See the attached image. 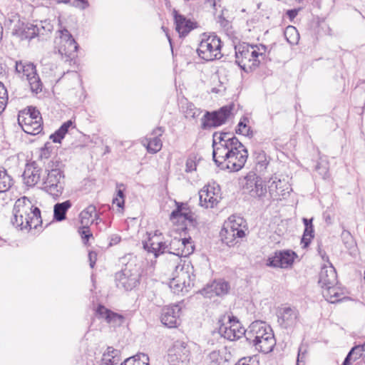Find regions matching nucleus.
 Segmentation results:
<instances>
[{"label":"nucleus","mask_w":365,"mask_h":365,"mask_svg":"<svg viewBox=\"0 0 365 365\" xmlns=\"http://www.w3.org/2000/svg\"><path fill=\"white\" fill-rule=\"evenodd\" d=\"M212 148V158L215 164L230 172L241 170L248 158L245 146L230 133H214Z\"/></svg>","instance_id":"f257e3e1"},{"label":"nucleus","mask_w":365,"mask_h":365,"mask_svg":"<svg viewBox=\"0 0 365 365\" xmlns=\"http://www.w3.org/2000/svg\"><path fill=\"white\" fill-rule=\"evenodd\" d=\"M13 215L12 224L21 230L36 229L42 222L40 210L25 196L15 202Z\"/></svg>","instance_id":"f03ea898"},{"label":"nucleus","mask_w":365,"mask_h":365,"mask_svg":"<svg viewBox=\"0 0 365 365\" xmlns=\"http://www.w3.org/2000/svg\"><path fill=\"white\" fill-rule=\"evenodd\" d=\"M246 339L257 351L264 354L272 351L276 344L271 327L261 321H255L249 326Z\"/></svg>","instance_id":"7ed1b4c3"},{"label":"nucleus","mask_w":365,"mask_h":365,"mask_svg":"<svg viewBox=\"0 0 365 365\" xmlns=\"http://www.w3.org/2000/svg\"><path fill=\"white\" fill-rule=\"evenodd\" d=\"M121 264L124 267L115 274L116 286L125 290H131L137 286L140 277V265L137 258L128 255L121 258Z\"/></svg>","instance_id":"20e7f679"},{"label":"nucleus","mask_w":365,"mask_h":365,"mask_svg":"<svg viewBox=\"0 0 365 365\" xmlns=\"http://www.w3.org/2000/svg\"><path fill=\"white\" fill-rule=\"evenodd\" d=\"M235 51L236 63L245 72H250L259 66V57L265 53L266 47L242 43L236 45Z\"/></svg>","instance_id":"39448f33"},{"label":"nucleus","mask_w":365,"mask_h":365,"mask_svg":"<svg viewBox=\"0 0 365 365\" xmlns=\"http://www.w3.org/2000/svg\"><path fill=\"white\" fill-rule=\"evenodd\" d=\"M246 230L245 220L240 216L232 215L225 222L220 231L221 240L228 247H233L245 237Z\"/></svg>","instance_id":"423d86ee"},{"label":"nucleus","mask_w":365,"mask_h":365,"mask_svg":"<svg viewBox=\"0 0 365 365\" xmlns=\"http://www.w3.org/2000/svg\"><path fill=\"white\" fill-rule=\"evenodd\" d=\"M55 51L65 63L71 64L75 61L77 56L78 45L70 32L66 29L58 31V36L56 37Z\"/></svg>","instance_id":"0eeeda50"},{"label":"nucleus","mask_w":365,"mask_h":365,"mask_svg":"<svg viewBox=\"0 0 365 365\" xmlns=\"http://www.w3.org/2000/svg\"><path fill=\"white\" fill-rule=\"evenodd\" d=\"M18 123L22 130L29 135H37L43 130L40 112L33 107L19 111Z\"/></svg>","instance_id":"6e6552de"},{"label":"nucleus","mask_w":365,"mask_h":365,"mask_svg":"<svg viewBox=\"0 0 365 365\" xmlns=\"http://www.w3.org/2000/svg\"><path fill=\"white\" fill-rule=\"evenodd\" d=\"M221 41L215 35L202 39L198 45L197 53L199 57L206 61L219 59L222 57Z\"/></svg>","instance_id":"1a4fd4ad"},{"label":"nucleus","mask_w":365,"mask_h":365,"mask_svg":"<svg viewBox=\"0 0 365 365\" xmlns=\"http://www.w3.org/2000/svg\"><path fill=\"white\" fill-rule=\"evenodd\" d=\"M192 285V279L190 274V266L188 264L181 265L180 264L176 265L173 277L169 284L172 291L175 294L183 291L187 292L188 288Z\"/></svg>","instance_id":"9d476101"},{"label":"nucleus","mask_w":365,"mask_h":365,"mask_svg":"<svg viewBox=\"0 0 365 365\" xmlns=\"http://www.w3.org/2000/svg\"><path fill=\"white\" fill-rule=\"evenodd\" d=\"M63 173L59 168L48 170L43 178L42 189L54 197L60 196L63 190Z\"/></svg>","instance_id":"9b49d317"},{"label":"nucleus","mask_w":365,"mask_h":365,"mask_svg":"<svg viewBox=\"0 0 365 365\" xmlns=\"http://www.w3.org/2000/svg\"><path fill=\"white\" fill-rule=\"evenodd\" d=\"M16 72L21 78H26L28 81L31 90L38 93L42 90V83L40 78L36 73V66L34 63L28 61L16 62Z\"/></svg>","instance_id":"f8f14e48"},{"label":"nucleus","mask_w":365,"mask_h":365,"mask_svg":"<svg viewBox=\"0 0 365 365\" xmlns=\"http://www.w3.org/2000/svg\"><path fill=\"white\" fill-rule=\"evenodd\" d=\"M190 360V351L184 341H175L168 350L167 361L170 365H188Z\"/></svg>","instance_id":"ddd939ff"},{"label":"nucleus","mask_w":365,"mask_h":365,"mask_svg":"<svg viewBox=\"0 0 365 365\" xmlns=\"http://www.w3.org/2000/svg\"><path fill=\"white\" fill-rule=\"evenodd\" d=\"M219 333L224 338L230 341H235L242 336L246 337L247 330L236 317H229L228 321L219 327Z\"/></svg>","instance_id":"4468645a"},{"label":"nucleus","mask_w":365,"mask_h":365,"mask_svg":"<svg viewBox=\"0 0 365 365\" xmlns=\"http://www.w3.org/2000/svg\"><path fill=\"white\" fill-rule=\"evenodd\" d=\"M148 235L147 240L143 242V248L148 252L153 254L155 257L165 253L168 245L164 242L162 233L156 230L153 234L148 233Z\"/></svg>","instance_id":"2eb2a0df"},{"label":"nucleus","mask_w":365,"mask_h":365,"mask_svg":"<svg viewBox=\"0 0 365 365\" xmlns=\"http://www.w3.org/2000/svg\"><path fill=\"white\" fill-rule=\"evenodd\" d=\"M200 205L205 208H212L221 199L220 190L215 185H205L199 192Z\"/></svg>","instance_id":"dca6fc26"},{"label":"nucleus","mask_w":365,"mask_h":365,"mask_svg":"<svg viewBox=\"0 0 365 365\" xmlns=\"http://www.w3.org/2000/svg\"><path fill=\"white\" fill-rule=\"evenodd\" d=\"M194 251V245L191 238H174L168 245L166 252L174 255L179 259L180 257L187 256Z\"/></svg>","instance_id":"f3484780"},{"label":"nucleus","mask_w":365,"mask_h":365,"mask_svg":"<svg viewBox=\"0 0 365 365\" xmlns=\"http://www.w3.org/2000/svg\"><path fill=\"white\" fill-rule=\"evenodd\" d=\"M230 113L231 108L227 106L213 113L207 112L202 119V126L204 129L220 126L226 122Z\"/></svg>","instance_id":"a211bd4d"},{"label":"nucleus","mask_w":365,"mask_h":365,"mask_svg":"<svg viewBox=\"0 0 365 365\" xmlns=\"http://www.w3.org/2000/svg\"><path fill=\"white\" fill-rule=\"evenodd\" d=\"M181 306L179 304L167 306L161 312V322L169 328L176 327L180 324Z\"/></svg>","instance_id":"6ab92c4d"},{"label":"nucleus","mask_w":365,"mask_h":365,"mask_svg":"<svg viewBox=\"0 0 365 365\" xmlns=\"http://www.w3.org/2000/svg\"><path fill=\"white\" fill-rule=\"evenodd\" d=\"M96 316L104 320L113 327H120L125 322V317L114 312L103 305L99 304L96 309Z\"/></svg>","instance_id":"aec40b11"},{"label":"nucleus","mask_w":365,"mask_h":365,"mask_svg":"<svg viewBox=\"0 0 365 365\" xmlns=\"http://www.w3.org/2000/svg\"><path fill=\"white\" fill-rule=\"evenodd\" d=\"M295 256V253L289 250L276 252L268 259L267 265L273 267L287 268L293 264Z\"/></svg>","instance_id":"412c9836"},{"label":"nucleus","mask_w":365,"mask_h":365,"mask_svg":"<svg viewBox=\"0 0 365 365\" xmlns=\"http://www.w3.org/2000/svg\"><path fill=\"white\" fill-rule=\"evenodd\" d=\"M91 207L88 206L84 209L79 215L80 226L78 228V233L81 237L82 242L84 245H87L90 237L91 236Z\"/></svg>","instance_id":"4be33fe9"},{"label":"nucleus","mask_w":365,"mask_h":365,"mask_svg":"<svg viewBox=\"0 0 365 365\" xmlns=\"http://www.w3.org/2000/svg\"><path fill=\"white\" fill-rule=\"evenodd\" d=\"M298 316L299 312L295 308H281L277 314L278 323L283 328L291 327L297 323Z\"/></svg>","instance_id":"5701e85b"},{"label":"nucleus","mask_w":365,"mask_h":365,"mask_svg":"<svg viewBox=\"0 0 365 365\" xmlns=\"http://www.w3.org/2000/svg\"><path fill=\"white\" fill-rule=\"evenodd\" d=\"M173 16L175 24V29L180 36L187 35L192 29L196 27V23L187 19L185 16L178 13L176 10L173 11Z\"/></svg>","instance_id":"b1692460"},{"label":"nucleus","mask_w":365,"mask_h":365,"mask_svg":"<svg viewBox=\"0 0 365 365\" xmlns=\"http://www.w3.org/2000/svg\"><path fill=\"white\" fill-rule=\"evenodd\" d=\"M246 188H250V192L252 197H261L265 195L267 188L260 178L255 175H249L246 178Z\"/></svg>","instance_id":"393cba45"},{"label":"nucleus","mask_w":365,"mask_h":365,"mask_svg":"<svg viewBox=\"0 0 365 365\" xmlns=\"http://www.w3.org/2000/svg\"><path fill=\"white\" fill-rule=\"evenodd\" d=\"M319 283L322 287L336 285L337 274L332 264L324 266L319 273Z\"/></svg>","instance_id":"a878e982"},{"label":"nucleus","mask_w":365,"mask_h":365,"mask_svg":"<svg viewBox=\"0 0 365 365\" xmlns=\"http://www.w3.org/2000/svg\"><path fill=\"white\" fill-rule=\"evenodd\" d=\"M229 288V284L225 281H214L202 290V294L206 297L211 298L214 295L220 296L227 294Z\"/></svg>","instance_id":"bb28decb"},{"label":"nucleus","mask_w":365,"mask_h":365,"mask_svg":"<svg viewBox=\"0 0 365 365\" xmlns=\"http://www.w3.org/2000/svg\"><path fill=\"white\" fill-rule=\"evenodd\" d=\"M163 130L160 127L156 128L152 132V135L154 137L146 138L143 141V144L146 146L148 153H156L161 150L163 143L160 136L163 135Z\"/></svg>","instance_id":"cd10ccee"},{"label":"nucleus","mask_w":365,"mask_h":365,"mask_svg":"<svg viewBox=\"0 0 365 365\" xmlns=\"http://www.w3.org/2000/svg\"><path fill=\"white\" fill-rule=\"evenodd\" d=\"M23 178L26 185L34 186L41 180V169L34 163L26 165Z\"/></svg>","instance_id":"c85d7f7f"},{"label":"nucleus","mask_w":365,"mask_h":365,"mask_svg":"<svg viewBox=\"0 0 365 365\" xmlns=\"http://www.w3.org/2000/svg\"><path fill=\"white\" fill-rule=\"evenodd\" d=\"M269 182V192L272 197H283L291 190L289 185L279 179L277 180V178H272Z\"/></svg>","instance_id":"c756f323"},{"label":"nucleus","mask_w":365,"mask_h":365,"mask_svg":"<svg viewBox=\"0 0 365 365\" xmlns=\"http://www.w3.org/2000/svg\"><path fill=\"white\" fill-rule=\"evenodd\" d=\"M120 361V351L109 346L97 364L98 365H118Z\"/></svg>","instance_id":"7c9ffc66"},{"label":"nucleus","mask_w":365,"mask_h":365,"mask_svg":"<svg viewBox=\"0 0 365 365\" xmlns=\"http://www.w3.org/2000/svg\"><path fill=\"white\" fill-rule=\"evenodd\" d=\"M323 297L330 303H336L344 299V292L336 285L322 287Z\"/></svg>","instance_id":"2f4dec72"},{"label":"nucleus","mask_w":365,"mask_h":365,"mask_svg":"<svg viewBox=\"0 0 365 365\" xmlns=\"http://www.w3.org/2000/svg\"><path fill=\"white\" fill-rule=\"evenodd\" d=\"M38 33V29L36 26L23 22L22 26L16 29L14 35H16L21 38H33Z\"/></svg>","instance_id":"473e14b6"},{"label":"nucleus","mask_w":365,"mask_h":365,"mask_svg":"<svg viewBox=\"0 0 365 365\" xmlns=\"http://www.w3.org/2000/svg\"><path fill=\"white\" fill-rule=\"evenodd\" d=\"M341 234V238L345 247L348 250L351 255H356L357 252L356 242L349 231L344 227Z\"/></svg>","instance_id":"72a5a7b5"},{"label":"nucleus","mask_w":365,"mask_h":365,"mask_svg":"<svg viewBox=\"0 0 365 365\" xmlns=\"http://www.w3.org/2000/svg\"><path fill=\"white\" fill-rule=\"evenodd\" d=\"M170 218L171 220L178 219V221L181 220L182 222H184L185 220L192 221V213L183 205H178L177 209L171 212Z\"/></svg>","instance_id":"f704fd0d"},{"label":"nucleus","mask_w":365,"mask_h":365,"mask_svg":"<svg viewBox=\"0 0 365 365\" xmlns=\"http://www.w3.org/2000/svg\"><path fill=\"white\" fill-rule=\"evenodd\" d=\"M70 200H66L61 203H56L53 207V217L57 221H62L66 219V212L71 207Z\"/></svg>","instance_id":"c9c22d12"},{"label":"nucleus","mask_w":365,"mask_h":365,"mask_svg":"<svg viewBox=\"0 0 365 365\" xmlns=\"http://www.w3.org/2000/svg\"><path fill=\"white\" fill-rule=\"evenodd\" d=\"M225 349L211 351L208 356L210 365H225L227 361Z\"/></svg>","instance_id":"e433bc0d"},{"label":"nucleus","mask_w":365,"mask_h":365,"mask_svg":"<svg viewBox=\"0 0 365 365\" xmlns=\"http://www.w3.org/2000/svg\"><path fill=\"white\" fill-rule=\"evenodd\" d=\"M364 351H365V343L362 345L354 346L348 353L343 362V365H350L351 361H355L359 359Z\"/></svg>","instance_id":"4c0bfd02"},{"label":"nucleus","mask_w":365,"mask_h":365,"mask_svg":"<svg viewBox=\"0 0 365 365\" xmlns=\"http://www.w3.org/2000/svg\"><path fill=\"white\" fill-rule=\"evenodd\" d=\"M120 365H149V358L148 355L139 353L126 359Z\"/></svg>","instance_id":"58836bf2"},{"label":"nucleus","mask_w":365,"mask_h":365,"mask_svg":"<svg viewBox=\"0 0 365 365\" xmlns=\"http://www.w3.org/2000/svg\"><path fill=\"white\" fill-rule=\"evenodd\" d=\"M71 125L72 122L71 120H68L64 123L58 130L52 134L50 136V138L52 139L54 143H60Z\"/></svg>","instance_id":"ea45409f"},{"label":"nucleus","mask_w":365,"mask_h":365,"mask_svg":"<svg viewBox=\"0 0 365 365\" xmlns=\"http://www.w3.org/2000/svg\"><path fill=\"white\" fill-rule=\"evenodd\" d=\"M23 21L20 19L19 15L16 13H11L9 14L8 19L6 20V26L9 29L12 30V34H14L16 31V29H18L19 26H22Z\"/></svg>","instance_id":"a19ab883"},{"label":"nucleus","mask_w":365,"mask_h":365,"mask_svg":"<svg viewBox=\"0 0 365 365\" xmlns=\"http://www.w3.org/2000/svg\"><path fill=\"white\" fill-rule=\"evenodd\" d=\"M248 123L249 119L247 118L243 117L242 118H241L237 125V129L236 130V133L247 137L252 136V131L250 127L248 125Z\"/></svg>","instance_id":"79ce46f5"},{"label":"nucleus","mask_w":365,"mask_h":365,"mask_svg":"<svg viewBox=\"0 0 365 365\" xmlns=\"http://www.w3.org/2000/svg\"><path fill=\"white\" fill-rule=\"evenodd\" d=\"M11 186V180L5 170H0V192H6Z\"/></svg>","instance_id":"37998d69"},{"label":"nucleus","mask_w":365,"mask_h":365,"mask_svg":"<svg viewBox=\"0 0 365 365\" xmlns=\"http://www.w3.org/2000/svg\"><path fill=\"white\" fill-rule=\"evenodd\" d=\"M284 36L287 41L291 44L297 43L299 39V34L295 27L288 26L284 31Z\"/></svg>","instance_id":"c03bdc74"},{"label":"nucleus","mask_w":365,"mask_h":365,"mask_svg":"<svg viewBox=\"0 0 365 365\" xmlns=\"http://www.w3.org/2000/svg\"><path fill=\"white\" fill-rule=\"evenodd\" d=\"M314 238V227L313 225H309L304 228V234L301 240L303 247H307L310 244L312 240Z\"/></svg>","instance_id":"a18cd8bd"},{"label":"nucleus","mask_w":365,"mask_h":365,"mask_svg":"<svg viewBox=\"0 0 365 365\" xmlns=\"http://www.w3.org/2000/svg\"><path fill=\"white\" fill-rule=\"evenodd\" d=\"M121 187H123V185H117V194L113 200V204L115 205L118 208L123 209L124 206V193L123 189L120 188Z\"/></svg>","instance_id":"49530a36"},{"label":"nucleus","mask_w":365,"mask_h":365,"mask_svg":"<svg viewBox=\"0 0 365 365\" xmlns=\"http://www.w3.org/2000/svg\"><path fill=\"white\" fill-rule=\"evenodd\" d=\"M316 170L324 179H327L329 177V168L326 161L321 160L319 162L316 166Z\"/></svg>","instance_id":"de8ad7c7"},{"label":"nucleus","mask_w":365,"mask_h":365,"mask_svg":"<svg viewBox=\"0 0 365 365\" xmlns=\"http://www.w3.org/2000/svg\"><path fill=\"white\" fill-rule=\"evenodd\" d=\"M257 170L259 172H263L266 170L269 161L267 159L265 154L260 153L257 158Z\"/></svg>","instance_id":"09e8293b"},{"label":"nucleus","mask_w":365,"mask_h":365,"mask_svg":"<svg viewBox=\"0 0 365 365\" xmlns=\"http://www.w3.org/2000/svg\"><path fill=\"white\" fill-rule=\"evenodd\" d=\"M185 113V117L187 118H192L195 119V118L198 117L200 114L201 113V111L197 109L193 104H189L187 106Z\"/></svg>","instance_id":"8fccbe9b"},{"label":"nucleus","mask_w":365,"mask_h":365,"mask_svg":"<svg viewBox=\"0 0 365 365\" xmlns=\"http://www.w3.org/2000/svg\"><path fill=\"white\" fill-rule=\"evenodd\" d=\"M307 352V349L305 346L302 345L299 348L298 356H297V365H300L299 363L303 361L305 358V355Z\"/></svg>","instance_id":"3c124183"},{"label":"nucleus","mask_w":365,"mask_h":365,"mask_svg":"<svg viewBox=\"0 0 365 365\" xmlns=\"http://www.w3.org/2000/svg\"><path fill=\"white\" fill-rule=\"evenodd\" d=\"M49 143H46L44 147L41 148V150H40V158H45V159H47L49 158L50 156V153H51V148L49 146H48Z\"/></svg>","instance_id":"603ef678"},{"label":"nucleus","mask_w":365,"mask_h":365,"mask_svg":"<svg viewBox=\"0 0 365 365\" xmlns=\"http://www.w3.org/2000/svg\"><path fill=\"white\" fill-rule=\"evenodd\" d=\"M217 21L223 27H225V26H227L228 25V21L222 15H220L218 16V21Z\"/></svg>","instance_id":"864d4df0"},{"label":"nucleus","mask_w":365,"mask_h":365,"mask_svg":"<svg viewBox=\"0 0 365 365\" xmlns=\"http://www.w3.org/2000/svg\"><path fill=\"white\" fill-rule=\"evenodd\" d=\"M297 13H298L297 10L291 9V10L287 11V14L290 19H293L294 18L296 17V16L297 15Z\"/></svg>","instance_id":"5fc2aeb1"},{"label":"nucleus","mask_w":365,"mask_h":365,"mask_svg":"<svg viewBox=\"0 0 365 365\" xmlns=\"http://www.w3.org/2000/svg\"><path fill=\"white\" fill-rule=\"evenodd\" d=\"M195 169V168H193L192 162L187 161L185 171L186 172H191V171H192Z\"/></svg>","instance_id":"6e6d98bb"},{"label":"nucleus","mask_w":365,"mask_h":365,"mask_svg":"<svg viewBox=\"0 0 365 365\" xmlns=\"http://www.w3.org/2000/svg\"><path fill=\"white\" fill-rule=\"evenodd\" d=\"M302 220L305 227L312 225V219L303 218Z\"/></svg>","instance_id":"4d7b16f0"},{"label":"nucleus","mask_w":365,"mask_h":365,"mask_svg":"<svg viewBox=\"0 0 365 365\" xmlns=\"http://www.w3.org/2000/svg\"><path fill=\"white\" fill-rule=\"evenodd\" d=\"M98 218L96 219L97 222H96V225L98 227L99 230H102L103 229L106 228V225L104 223L102 224V225H99V222H98Z\"/></svg>","instance_id":"13d9d810"},{"label":"nucleus","mask_w":365,"mask_h":365,"mask_svg":"<svg viewBox=\"0 0 365 365\" xmlns=\"http://www.w3.org/2000/svg\"><path fill=\"white\" fill-rule=\"evenodd\" d=\"M112 242L111 244H117L119 241H120V237H115L114 238H112Z\"/></svg>","instance_id":"bf43d9fd"},{"label":"nucleus","mask_w":365,"mask_h":365,"mask_svg":"<svg viewBox=\"0 0 365 365\" xmlns=\"http://www.w3.org/2000/svg\"><path fill=\"white\" fill-rule=\"evenodd\" d=\"M88 261L90 262V266L91 267V250H89L88 251Z\"/></svg>","instance_id":"052dcab7"},{"label":"nucleus","mask_w":365,"mask_h":365,"mask_svg":"<svg viewBox=\"0 0 365 365\" xmlns=\"http://www.w3.org/2000/svg\"><path fill=\"white\" fill-rule=\"evenodd\" d=\"M58 3H70L71 0H56Z\"/></svg>","instance_id":"680f3d73"},{"label":"nucleus","mask_w":365,"mask_h":365,"mask_svg":"<svg viewBox=\"0 0 365 365\" xmlns=\"http://www.w3.org/2000/svg\"><path fill=\"white\" fill-rule=\"evenodd\" d=\"M215 6H216V2L214 1H213V3H212V6H213V8H215Z\"/></svg>","instance_id":"e2e57ef3"},{"label":"nucleus","mask_w":365,"mask_h":365,"mask_svg":"<svg viewBox=\"0 0 365 365\" xmlns=\"http://www.w3.org/2000/svg\"><path fill=\"white\" fill-rule=\"evenodd\" d=\"M108 152H109L108 147H106V152H105L104 153H108Z\"/></svg>","instance_id":"0e129e2a"},{"label":"nucleus","mask_w":365,"mask_h":365,"mask_svg":"<svg viewBox=\"0 0 365 365\" xmlns=\"http://www.w3.org/2000/svg\"><path fill=\"white\" fill-rule=\"evenodd\" d=\"M94 263H95V262L93 260V264H92L93 267L94 266Z\"/></svg>","instance_id":"69168bd1"}]
</instances>
